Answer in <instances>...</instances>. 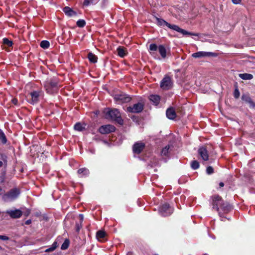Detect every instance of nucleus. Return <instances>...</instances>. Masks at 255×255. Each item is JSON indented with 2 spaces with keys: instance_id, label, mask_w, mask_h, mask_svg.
Returning <instances> with one entry per match:
<instances>
[{
  "instance_id": "1",
  "label": "nucleus",
  "mask_w": 255,
  "mask_h": 255,
  "mask_svg": "<svg viewBox=\"0 0 255 255\" xmlns=\"http://www.w3.org/2000/svg\"><path fill=\"white\" fill-rule=\"evenodd\" d=\"M211 199L213 209L218 212L220 217L224 218V215L232 210V206L229 203L224 202L219 195H213Z\"/></svg>"
},
{
  "instance_id": "2",
  "label": "nucleus",
  "mask_w": 255,
  "mask_h": 255,
  "mask_svg": "<svg viewBox=\"0 0 255 255\" xmlns=\"http://www.w3.org/2000/svg\"><path fill=\"white\" fill-rule=\"evenodd\" d=\"M155 19L156 20L157 24L160 27H164L165 26L167 27L168 28L181 33L183 35H195L197 36V34L193 33L190 32H188L184 29H183L179 27L178 25L175 24H171L166 21L164 20L163 19L158 18L157 17H155Z\"/></svg>"
},
{
  "instance_id": "3",
  "label": "nucleus",
  "mask_w": 255,
  "mask_h": 255,
  "mask_svg": "<svg viewBox=\"0 0 255 255\" xmlns=\"http://www.w3.org/2000/svg\"><path fill=\"white\" fill-rule=\"evenodd\" d=\"M44 87L46 92L49 94L56 93L58 90L57 80L55 78L47 79L44 83Z\"/></svg>"
},
{
  "instance_id": "4",
  "label": "nucleus",
  "mask_w": 255,
  "mask_h": 255,
  "mask_svg": "<svg viewBox=\"0 0 255 255\" xmlns=\"http://www.w3.org/2000/svg\"><path fill=\"white\" fill-rule=\"evenodd\" d=\"M21 193L20 190L17 188H13L4 193L2 199L5 202H11L16 200Z\"/></svg>"
},
{
  "instance_id": "5",
  "label": "nucleus",
  "mask_w": 255,
  "mask_h": 255,
  "mask_svg": "<svg viewBox=\"0 0 255 255\" xmlns=\"http://www.w3.org/2000/svg\"><path fill=\"white\" fill-rule=\"evenodd\" d=\"M106 117L108 119L116 121L121 125L124 124V121L121 117V114L117 109H108L106 112Z\"/></svg>"
},
{
  "instance_id": "6",
  "label": "nucleus",
  "mask_w": 255,
  "mask_h": 255,
  "mask_svg": "<svg viewBox=\"0 0 255 255\" xmlns=\"http://www.w3.org/2000/svg\"><path fill=\"white\" fill-rule=\"evenodd\" d=\"M158 49V51L162 58H165L166 57L167 50L164 45H159L158 47L155 43H151L149 45V51L150 54L155 58L156 55L155 52Z\"/></svg>"
},
{
  "instance_id": "7",
  "label": "nucleus",
  "mask_w": 255,
  "mask_h": 255,
  "mask_svg": "<svg viewBox=\"0 0 255 255\" xmlns=\"http://www.w3.org/2000/svg\"><path fill=\"white\" fill-rule=\"evenodd\" d=\"M160 85L162 90H168L172 88L173 82L170 76L166 75L161 81Z\"/></svg>"
},
{
  "instance_id": "8",
  "label": "nucleus",
  "mask_w": 255,
  "mask_h": 255,
  "mask_svg": "<svg viewBox=\"0 0 255 255\" xmlns=\"http://www.w3.org/2000/svg\"><path fill=\"white\" fill-rule=\"evenodd\" d=\"M173 208L167 203L162 204L159 208V213L163 217H167L173 213Z\"/></svg>"
},
{
  "instance_id": "9",
  "label": "nucleus",
  "mask_w": 255,
  "mask_h": 255,
  "mask_svg": "<svg viewBox=\"0 0 255 255\" xmlns=\"http://www.w3.org/2000/svg\"><path fill=\"white\" fill-rule=\"evenodd\" d=\"M114 99L118 104H123L129 102L131 98L126 94L121 93L116 94L114 96Z\"/></svg>"
},
{
  "instance_id": "10",
  "label": "nucleus",
  "mask_w": 255,
  "mask_h": 255,
  "mask_svg": "<svg viewBox=\"0 0 255 255\" xmlns=\"http://www.w3.org/2000/svg\"><path fill=\"white\" fill-rule=\"evenodd\" d=\"M144 105L141 103H137L133 105L132 106L128 107L127 111L131 113H139L142 111Z\"/></svg>"
},
{
  "instance_id": "11",
  "label": "nucleus",
  "mask_w": 255,
  "mask_h": 255,
  "mask_svg": "<svg viewBox=\"0 0 255 255\" xmlns=\"http://www.w3.org/2000/svg\"><path fill=\"white\" fill-rule=\"evenodd\" d=\"M192 56L195 58H200L207 57H216L217 54L212 52L199 51L194 53L192 54Z\"/></svg>"
},
{
  "instance_id": "12",
  "label": "nucleus",
  "mask_w": 255,
  "mask_h": 255,
  "mask_svg": "<svg viewBox=\"0 0 255 255\" xmlns=\"http://www.w3.org/2000/svg\"><path fill=\"white\" fill-rule=\"evenodd\" d=\"M116 130V128L111 125H106L102 126L99 129V132L102 134H108L111 132H114Z\"/></svg>"
},
{
  "instance_id": "13",
  "label": "nucleus",
  "mask_w": 255,
  "mask_h": 255,
  "mask_svg": "<svg viewBox=\"0 0 255 255\" xmlns=\"http://www.w3.org/2000/svg\"><path fill=\"white\" fill-rule=\"evenodd\" d=\"M144 143L141 141H137L135 142L132 146L133 152L136 154H139L144 149Z\"/></svg>"
},
{
  "instance_id": "14",
  "label": "nucleus",
  "mask_w": 255,
  "mask_h": 255,
  "mask_svg": "<svg viewBox=\"0 0 255 255\" xmlns=\"http://www.w3.org/2000/svg\"><path fill=\"white\" fill-rule=\"evenodd\" d=\"M42 92L40 91H33L30 94L31 96V101L30 103L31 104H35L39 101V97L41 96Z\"/></svg>"
},
{
  "instance_id": "15",
  "label": "nucleus",
  "mask_w": 255,
  "mask_h": 255,
  "mask_svg": "<svg viewBox=\"0 0 255 255\" xmlns=\"http://www.w3.org/2000/svg\"><path fill=\"white\" fill-rule=\"evenodd\" d=\"M6 213L13 219L19 218L22 215V211L19 209L8 210L6 211Z\"/></svg>"
},
{
  "instance_id": "16",
  "label": "nucleus",
  "mask_w": 255,
  "mask_h": 255,
  "mask_svg": "<svg viewBox=\"0 0 255 255\" xmlns=\"http://www.w3.org/2000/svg\"><path fill=\"white\" fill-rule=\"evenodd\" d=\"M198 153L201 158L204 161H207L209 159V154L207 148L202 146L198 150Z\"/></svg>"
},
{
  "instance_id": "17",
  "label": "nucleus",
  "mask_w": 255,
  "mask_h": 255,
  "mask_svg": "<svg viewBox=\"0 0 255 255\" xmlns=\"http://www.w3.org/2000/svg\"><path fill=\"white\" fill-rule=\"evenodd\" d=\"M243 101L248 103L250 108H254L255 107V103L253 102L251 97L247 95H243L242 96Z\"/></svg>"
},
{
  "instance_id": "18",
  "label": "nucleus",
  "mask_w": 255,
  "mask_h": 255,
  "mask_svg": "<svg viewBox=\"0 0 255 255\" xmlns=\"http://www.w3.org/2000/svg\"><path fill=\"white\" fill-rule=\"evenodd\" d=\"M167 118L170 120H174L176 117L175 111L173 108H169L166 110V112Z\"/></svg>"
},
{
  "instance_id": "19",
  "label": "nucleus",
  "mask_w": 255,
  "mask_h": 255,
  "mask_svg": "<svg viewBox=\"0 0 255 255\" xmlns=\"http://www.w3.org/2000/svg\"><path fill=\"white\" fill-rule=\"evenodd\" d=\"M78 174L80 176V177H85L88 176L89 174V170L88 169L86 168H80L77 171Z\"/></svg>"
},
{
  "instance_id": "20",
  "label": "nucleus",
  "mask_w": 255,
  "mask_h": 255,
  "mask_svg": "<svg viewBox=\"0 0 255 255\" xmlns=\"http://www.w3.org/2000/svg\"><path fill=\"white\" fill-rule=\"evenodd\" d=\"M63 10L64 13L69 16H72L76 14V13L68 6L64 7Z\"/></svg>"
},
{
  "instance_id": "21",
  "label": "nucleus",
  "mask_w": 255,
  "mask_h": 255,
  "mask_svg": "<svg viewBox=\"0 0 255 255\" xmlns=\"http://www.w3.org/2000/svg\"><path fill=\"white\" fill-rule=\"evenodd\" d=\"M117 52L118 55L122 58L125 57L128 54L126 49L121 46L117 48Z\"/></svg>"
},
{
  "instance_id": "22",
  "label": "nucleus",
  "mask_w": 255,
  "mask_h": 255,
  "mask_svg": "<svg viewBox=\"0 0 255 255\" xmlns=\"http://www.w3.org/2000/svg\"><path fill=\"white\" fill-rule=\"evenodd\" d=\"M149 100L155 105H157L160 100V97L157 95H151L149 97Z\"/></svg>"
},
{
  "instance_id": "23",
  "label": "nucleus",
  "mask_w": 255,
  "mask_h": 255,
  "mask_svg": "<svg viewBox=\"0 0 255 255\" xmlns=\"http://www.w3.org/2000/svg\"><path fill=\"white\" fill-rule=\"evenodd\" d=\"M171 146L170 145H167L165 146L162 149L161 152V154L162 156H168L169 153L171 151Z\"/></svg>"
},
{
  "instance_id": "24",
  "label": "nucleus",
  "mask_w": 255,
  "mask_h": 255,
  "mask_svg": "<svg viewBox=\"0 0 255 255\" xmlns=\"http://www.w3.org/2000/svg\"><path fill=\"white\" fill-rule=\"evenodd\" d=\"M87 57L90 62L95 63L97 62V56L94 54L93 53L89 52L88 54Z\"/></svg>"
},
{
  "instance_id": "25",
  "label": "nucleus",
  "mask_w": 255,
  "mask_h": 255,
  "mask_svg": "<svg viewBox=\"0 0 255 255\" xmlns=\"http://www.w3.org/2000/svg\"><path fill=\"white\" fill-rule=\"evenodd\" d=\"M239 76L243 80H251L253 78V76L248 73L240 74Z\"/></svg>"
},
{
  "instance_id": "26",
  "label": "nucleus",
  "mask_w": 255,
  "mask_h": 255,
  "mask_svg": "<svg viewBox=\"0 0 255 255\" xmlns=\"http://www.w3.org/2000/svg\"><path fill=\"white\" fill-rule=\"evenodd\" d=\"M0 141L2 144H5L7 142L6 136L1 129H0Z\"/></svg>"
},
{
  "instance_id": "27",
  "label": "nucleus",
  "mask_w": 255,
  "mask_h": 255,
  "mask_svg": "<svg viewBox=\"0 0 255 255\" xmlns=\"http://www.w3.org/2000/svg\"><path fill=\"white\" fill-rule=\"evenodd\" d=\"M58 246V244L56 241H55L52 245L48 248H47L45 252H51L54 251Z\"/></svg>"
},
{
  "instance_id": "28",
  "label": "nucleus",
  "mask_w": 255,
  "mask_h": 255,
  "mask_svg": "<svg viewBox=\"0 0 255 255\" xmlns=\"http://www.w3.org/2000/svg\"><path fill=\"white\" fill-rule=\"evenodd\" d=\"M58 246V244L56 241H55L52 245L48 248H47L45 252H51L54 251Z\"/></svg>"
},
{
  "instance_id": "29",
  "label": "nucleus",
  "mask_w": 255,
  "mask_h": 255,
  "mask_svg": "<svg viewBox=\"0 0 255 255\" xmlns=\"http://www.w3.org/2000/svg\"><path fill=\"white\" fill-rule=\"evenodd\" d=\"M74 129L79 131H82L85 129V127L80 123H77L74 125Z\"/></svg>"
},
{
  "instance_id": "30",
  "label": "nucleus",
  "mask_w": 255,
  "mask_h": 255,
  "mask_svg": "<svg viewBox=\"0 0 255 255\" xmlns=\"http://www.w3.org/2000/svg\"><path fill=\"white\" fill-rule=\"evenodd\" d=\"M41 47L43 49H47L50 46L49 42L47 40H42L40 44Z\"/></svg>"
},
{
  "instance_id": "31",
  "label": "nucleus",
  "mask_w": 255,
  "mask_h": 255,
  "mask_svg": "<svg viewBox=\"0 0 255 255\" xmlns=\"http://www.w3.org/2000/svg\"><path fill=\"white\" fill-rule=\"evenodd\" d=\"M69 241L68 239H65L63 243L62 244L61 247V249L62 250H65L68 249L69 246Z\"/></svg>"
},
{
  "instance_id": "32",
  "label": "nucleus",
  "mask_w": 255,
  "mask_h": 255,
  "mask_svg": "<svg viewBox=\"0 0 255 255\" xmlns=\"http://www.w3.org/2000/svg\"><path fill=\"white\" fill-rule=\"evenodd\" d=\"M199 163L197 160H194L191 162V166L194 170H196L199 167Z\"/></svg>"
},
{
  "instance_id": "33",
  "label": "nucleus",
  "mask_w": 255,
  "mask_h": 255,
  "mask_svg": "<svg viewBox=\"0 0 255 255\" xmlns=\"http://www.w3.org/2000/svg\"><path fill=\"white\" fill-rule=\"evenodd\" d=\"M76 24L79 27H83L86 25V21L84 19H79L77 21Z\"/></svg>"
},
{
  "instance_id": "34",
  "label": "nucleus",
  "mask_w": 255,
  "mask_h": 255,
  "mask_svg": "<svg viewBox=\"0 0 255 255\" xmlns=\"http://www.w3.org/2000/svg\"><path fill=\"white\" fill-rule=\"evenodd\" d=\"M3 43L4 45L7 46L8 47H11L13 44L12 42L6 38L3 39Z\"/></svg>"
},
{
  "instance_id": "35",
  "label": "nucleus",
  "mask_w": 255,
  "mask_h": 255,
  "mask_svg": "<svg viewBox=\"0 0 255 255\" xmlns=\"http://www.w3.org/2000/svg\"><path fill=\"white\" fill-rule=\"evenodd\" d=\"M97 237L98 239H103L105 236V233L103 231H99L97 232Z\"/></svg>"
},
{
  "instance_id": "36",
  "label": "nucleus",
  "mask_w": 255,
  "mask_h": 255,
  "mask_svg": "<svg viewBox=\"0 0 255 255\" xmlns=\"http://www.w3.org/2000/svg\"><path fill=\"white\" fill-rule=\"evenodd\" d=\"M240 91H239L238 87H237L235 88L234 92V98L235 99H238L239 98V97H240Z\"/></svg>"
},
{
  "instance_id": "37",
  "label": "nucleus",
  "mask_w": 255,
  "mask_h": 255,
  "mask_svg": "<svg viewBox=\"0 0 255 255\" xmlns=\"http://www.w3.org/2000/svg\"><path fill=\"white\" fill-rule=\"evenodd\" d=\"M206 173L208 175H211L214 173V169L211 166H208L206 168Z\"/></svg>"
},
{
  "instance_id": "38",
  "label": "nucleus",
  "mask_w": 255,
  "mask_h": 255,
  "mask_svg": "<svg viewBox=\"0 0 255 255\" xmlns=\"http://www.w3.org/2000/svg\"><path fill=\"white\" fill-rule=\"evenodd\" d=\"M93 0H84L83 3V6H88L93 3Z\"/></svg>"
},
{
  "instance_id": "39",
  "label": "nucleus",
  "mask_w": 255,
  "mask_h": 255,
  "mask_svg": "<svg viewBox=\"0 0 255 255\" xmlns=\"http://www.w3.org/2000/svg\"><path fill=\"white\" fill-rule=\"evenodd\" d=\"M82 223H78L77 222L76 223V232L77 233H79L80 229L82 228Z\"/></svg>"
},
{
  "instance_id": "40",
  "label": "nucleus",
  "mask_w": 255,
  "mask_h": 255,
  "mask_svg": "<svg viewBox=\"0 0 255 255\" xmlns=\"http://www.w3.org/2000/svg\"><path fill=\"white\" fill-rule=\"evenodd\" d=\"M0 240L2 241H7L9 240V238L6 236L0 235Z\"/></svg>"
},
{
  "instance_id": "41",
  "label": "nucleus",
  "mask_w": 255,
  "mask_h": 255,
  "mask_svg": "<svg viewBox=\"0 0 255 255\" xmlns=\"http://www.w3.org/2000/svg\"><path fill=\"white\" fill-rule=\"evenodd\" d=\"M79 218H80V222L79 223H82L83 220H84V216L83 214H80L79 215Z\"/></svg>"
},
{
  "instance_id": "42",
  "label": "nucleus",
  "mask_w": 255,
  "mask_h": 255,
  "mask_svg": "<svg viewBox=\"0 0 255 255\" xmlns=\"http://www.w3.org/2000/svg\"><path fill=\"white\" fill-rule=\"evenodd\" d=\"M11 102L15 105H16L17 104V103H18L17 100L16 99H15V98L12 99V100H11Z\"/></svg>"
},
{
  "instance_id": "43",
  "label": "nucleus",
  "mask_w": 255,
  "mask_h": 255,
  "mask_svg": "<svg viewBox=\"0 0 255 255\" xmlns=\"http://www.w3.org/2000/svg\"><path fill=\"white\" fill-rule=\"evenodd\" d=\"M242 0H232L233 3L237 4H239L241 2Z\"/></svg>"
},
{
  "instance_id": "44",
  "label": "nucleus",
  "mask_w": 255,
  "mask_h": 255,
  "mask_svg": "<svg viewBox=\"0 0 255 255\" xmlns=\"http://www.w3.org/2000/svg\"><path fill=\"white\" fill-rule=\"evenodd\" d=\"M31 220H27V221H26L25 222V224L26 225H29L30 224H31Z\"/></svg>"
},
{
  "instance_id": "45",
  "label": "nucleus",
  "mask_w": 255,
  "mask_h": 255,
  "mask_svg": "<svg viewBox=\"0 0 255 255\" xmlns=\"http://www.w3.org/2000/svg\"><path fill=\"white\" fill-rule=\"evenodd\" d=\"M90 152L92 153V154H95V150L94 149H90L89 150Z\"/></svg>"
},
{
  "instance_id": "46",
  "label": "nucleus",
  "mask_w": 255,
  "mask_h": 255,
  "mask_svg": "<svg viewBox=\"0 0 255 255\" xmlns=\"http://www.w3.org/2000/svg\"><path fill=\"white\" fill-rule=\"evenodd\" d=\"M30 213V211L29 210H27L26 212L25 213V215L28 216Z\"/></svg>"
},
{
  "instance_id": "47",
  "label": "nucleus",
  "mask_w": 255,
  "mask_h": 255,
  "mask_svg": "<svg viewBox=\"0 0 255 255\" xmlns=\"http://www.w3.org/2000/svg\"><path fill=\"white\" fill-rule=\"evenodd\" d=\"M219 186L220 187H222L224 186V183L221 182L219 183Z\"/></svg>"
},
{
  "instance_id": "48",
  "label": "nucleus",
  "mask_w": 255,
  "mask_h": 255,
  "mask_svg": "<svg viewBox=\"0 0 255 255\" xmlns=\"http://www.w3.org/2000/svg\"><path fill=\"white\" fill-rule=\"evenodd\" d=\"M2 189L0 187V195L2 194Z\"/></svg>"
},
{
  "instance_id": "49",
  "label": "nucleus",
  "mask_w": 255,
  "mask_h": 255,
  "mask_svg": "<svg viewBox=\"0 0 255 255\" xmlns=\"http://www.w3.org/2000/svg\"><path fill=\"white\" fill-rule=\"evenodd\" d=\"M3 165V163L2 161H0V167H2Z\"/></svg>"
},
{
  "instance_id": "50",
  "label": "nucleus",
  "mask_w": 255,
  "mask_h": 255,
  "mask_svg": "<svg viewBox=\"0 0 255 255\" xmlns=\"http://www.w3.org/2000/svg\"><path fill=\"white\" fill-rule=\"evenodd\" d=\"M0 250H2V248L1 246H0Z\"/></svg>"
},
{
  "instance_id": "51",
  "label": "nucleus",
  "mask_w": 255,
  "mask_h": 255,
  "mask_svg": "<svg viewBox=\"0 0 255 255\" xmlns=\"http://www.w3.org/2000/svg\"><path fill=\"white\" fill-rule=\"evenodd\" d=\"M212 238L215 239V237L214 236L212 237Z\"/></svg>"
}]
</instances>
